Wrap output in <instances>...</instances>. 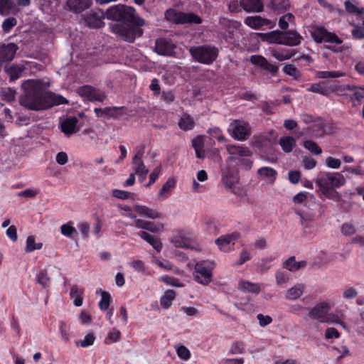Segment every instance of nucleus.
<instances>
[{
	"mask_svg": "<svg viewBox=\"0 0 364 364\" xmlns=\"http://www.w3.org/2000/svg\"><path fill=\"white\" fill-rule=\"evenodd\" d=\"M22 86L25 95L21 99V104L28 109L41 110L68 103L62 95L47 92V84L41 80H28Z\"/></svg>",
	"mask_w": 364,
	"mask_h": 364,
	"instance_id": "obj_1",
	"label": "nucleus"
},
{
	"mask_svg": "<svg viewBox=\"0 0 364 364\" xmlns=\"http://www.w3.org/2000/svg\"><path fill=\"white\" fill-rule=\"evenodd\" d=\"M106 17L113 21H124L129 23L127 25L117 24L113 31L122 37L124 41L133 42L136 37L142 35L140 26L144 25V21L136 15L134 8L118 4L109 7L106 13Z\"/></svg>",
	"mask_w": 364,
	"mask_h": 364,
	"instance_id": "obj_2",
	"label": "nucleus"
},
{
	"mask_svg": "<svg viewBox=\"0 0 364 364\" xmlns=\"http://www.w3.org/2000/svg\"><path fill=\"white\" fill-rule=\"evenodd\" d=\"M346 179L341 172H323L316 180L319 191L325 198L334 201L339 200L341 196L336 188L344 186Z\"/></svg>",
	"mask_w": 364,
	"mask_h": 364,
	"instance_id": "obj_3",
	"label": "nucleus"
},
{
	"mask_svg": "<svg viewBox=\"0 0 364 364\" xmlns=\"http://www.w3.org/2000/svg\"><path fill=\"white\" fill-rule=\"evenodd\" d=\"M189 52L196 62L205 65L213 63L218 55V48L212 45L192 46Z\"/></svg>",
	"mask_w": 364,
	"mask_h": 364,
	"instance_id": "obj_4",
	"label": "nucleus"
},
{
	"mask_svg": "<svg viewBox=\"0 0 364 364\" xmlns=\"http://www.w3.org/2000/svg\"><path fill=\"white\" fill-rule=\"evenodd\" d=\"M215 264L213 260H200L196 263L193 277L195 280L204 286L208 285L213 277Z\"/></svg>",
	"mask_w": 364,
	"mask_h": 364,
	"instance_id": "obj_5",
	"label": "nucleus"
},
{
	"mask_svg": "<svg viewBox=\"0 0 364 364\" xmlns=\"http://www.w3.org/2000/svg\"><path fill=\"white\" fill-rule=\"evenodd\" d=\"M228 132L234 139L243 141L250 136L251 127L244 120L235 119L230 124Z\"/></svg>",
	"mask_w": 364,
	"mask_h": 364,
	"instance_id": "obj_6",
	"label": "nucleus"
},
{
	"mask_svg": "<svg viewBox=\"0 0 364 364\" xmlns=\"http://www.w3.org/2000/svg\"><path fill=\"white\" fill-rule=\"evenodd\" d=\"M166 18L176 23H195L199 24L202 22L200 16L191 14L177 11L175 9H168L165 13Z\"/></svg>",
	"mask_w": 364,
	"mask_h": 364,
	"instance_id": "obj_7",
	"label": "nucleus"
},
{
	"mask_svg": "<svg viewBox=\"0 0 364 364\" xmlns=\"http://www.w3.org/2000/svg\"><path fill=\"white\" fill-rule=\"evenodd\" d=\"M313 38L317 43H331L341 44L342 40L338 36L332 32L328 31L324 27H316L311 32Z\"/></svg>",
	"mask_w": 364,
	"mask_h": 364,
	"instance_id": "obj_8",
	"label": "nucleus"
},
{
	"mask_svg": "<svg viewBox=\"0 0 364 364\" xmlns=\"http://www.w3.org/2000/svg\"><path fill=\"white\" fill-rule=\"evenodd\" d=\"M191 234L185 230H177L173 232L170 242L176 247L188 248L192 245Z\"/></svg>",
	"mask_w": 364,
	"mask_h": 364,
	"instance_id": "obj_9",
	"label": "nucleus"
},
{
	"mask_svg": "<svg viewBox=\"0 0 364 364\" xmlns=\"http://www.w3.org/2000/svg\"><path fill=\"white\" fill-rule=\"evenodd\" d=\"M77 92L85 99L92 102H102L106 98L104 92L90 85H85L80 87Z\"/></svg>",
	"mask_w": 364,
	"mask_h": 364,
	"instance_id": "obj_10",
	"label": "nucleus"
},
{
	"mask_svg": "<svg viewBox=\"0 0 364 364\" xmlns=\"http://www.w3.org/2000/svg\"><path fill=\"white\" fill-rule=\"evenodd\" d=\"M239 236L237 232L222 235L215 240V244L220 250L228 252L234 250L235 242L239 238Z\"/></svg>",
	"mask_w": 364,
	"mask_h": 364,
	"instance_id": "obj_11",
	"label": "nucleus"
},
{
	"mask_svg": "<svg viewBox=\"0 0 364 364\" xmlns=\"http://www.w3.org/2000/svg\"><path fill=\"white\" fill-rule=\"evenodd\" d=\"M331 304L327 301H323L314 306L309 312V316L313 320H317L321 323H325L328 311L331 309Z\"/></svg>",
	"mask_w": 364,
	"mask_h": 364,
	"instance_id": "obj_12",
	"label": "nucleus"
},
{
	"mask_svg": "<svg viewBox=\"0 0 364 364\" xmlns=\"http://www.w3.org/2000/svg\"><path fill=\"white\" fill-rule=\"evenodd\" d=\"M226 149L228 154L230 155L228 158V161H234L237 156L240 157H250L252 155V151L247 146L240 145H227Z\"/></svg>",
	"mask_w": 364,
	"mask_h": 364,
	"instance_id": "obj_13",
	"label": "nucleus"
},
{
	"mask_svg": "<svg viewBox=\"0 0 364 364\" xmlns=\"http://www.w3.org/2000/svg\"><path fill=\"white\" fill-rule=\"evenodd\" d=\"M257 175L261 181L267 182L268 184L273 185L277 178V171L269 166H262L257 171Z\"/></svg>",
	"mask_w": 364,
	"mask_h": 364,
	"instance_id": "obj_14",
	"label": "nucleus"
},
{
	"mask_svg": "<svg viewBox=\"0 0 364 364\" xmlns=\"http://www.w3.org/2000/svg\"><path fill=\"white\" fill-rule=\"evenodd\" d=\"M132 210L139 215L152 220L160 219L163 215L161 213L156 209L151 208L144 205L136 204L133 206Z\"/></svg>",
	"mask_w": 364,
	"mask_h": 364,
	"instance_id": "obj_15",
	"label": "nucleus"
},
{
	"mask_svg": "<svg viewBox=\"0 0 364 364\" xmlns=\"http://www.w3.org/2000/svg\"><path fill=\"white\" fill-rule=\"evenodd\" d=\"M176 181L173 178H169L162 186L161 189L157 193V198L159 200H164L168 198L173 189L175 188Z\"/></svg>",
	"mask_w": 364,
	"mask_h": 364,
	"instance_id": "obj_16",
	"label": "nucleus"
},
{
	"mask_svg": "<svg viewBox=\"0 0 364 364\" xmlns=\"http://www.w3.org/2000/svg\"><path fill=\"white\" fill-rule=\"evenodd\" d=\"M18 47L14 43H9L7 45H2L0 46V61H9L11 60L15 54Z\"/></svg>",
	"mask_w": 364,
	"mask_h": 364,
	"instance_id": "obj_17",
	"label": "nucleus"
},
{
	"mask_svg": "<svg viewBox=\"0 0 364 364\" xmlns=\"http://www.w3.org/2000/svg\"><path fill=\"white\" fill-rule=\"evenodd\" d=\"M240 5L248 13H258L263 10L262 0H240Z\"/></svg>",
	"mask_w": 364,
	"mask_h": 364,
	"instance_id": "obj_18",
	"label": "nucleus"
},
{
	"mask_svg": "<svg viewBox=\"0 0 364 364\" xmlns=\"http://www.w3.org/2000/svg\"><path fill=\"white\" fill-rule=\"evenodd\" d=\"M303 38L295 31H283L284 46H296L301 43Z\"/></svg>",
	"mask_w": 364,
	"mask_h": 364,
	"instance_id": "obj_19",
	"label": "nucleus"
},
{
	"mask_svg": "<svg viewBox=\"0 0 364 364\" xmlns=\"http://www.w3.org/2000/svg\"><path fill=\"white\" fill-rule=\"evenodd\" d=\"M78 119L76 117H69L64 119L61 123V131L67 136L76 133L79 129L77 128Z\"/></svg>",
	"mask_w": 364,
	"mask_h": 364,
	"instance_id": "obj_20",
	"label": "nucleus"
},
{
	"mask_svg": "<svg viewBox=\"0 0 364 364\" xmlns=\"http://www.w3.org/2000/svg\"><path fill=\"white\" fill-rule=\"evenodd\" d=\"M18 11L14 0H0V14L2 16L16 14Z\"/></svg>",
	"mask_w": 364,
	"mask_h": 364,
	"instance_id": "obj_21",
	"label": "nucleus"
},
{
	"mask_svg": "<svg viewBox=\"0 0 364 364\" xmlns=\"http://www.w3.org/2000/svg\"><path fill=\"white\" fill-rule=\"evenodd\" d=\"M270 53L272 55L279 61L289 60L295 54L294 50L283 48H272Z\"/></svg>",
	"mask_w": 364,
	"mask_h": 364,
	"instance_id": "obj_22",
	"label": "nucleus"
},
{
	"mask_svg": "<svg viewBox=\"0 0 364 364\" xmlns=\"http://www.w3.org/2000/svg\"><path fill=\"white\" fill-rule=\"evenodd\" d=\"M173 48V44L165 39H159L156 41V50L159 55H171Z\"/></svg>",
	"mask_w": 364,
	"mask_h": 364,
	"instance_id": "obj_23",
	"label": "nucleus"
},
{
	"mask_svg": "<svg viewBox=\"0 0 364 364\" xmlns=\"http://www.w3.org/2000/svg\"><path fill=\"white\" fill-rule=\"evenodd\" d=\"M238 289L245 293L257 294L259 293L261 288L260 285L257 283H253L245 280H240L238 283Z\"/></svg>",
	"mask_w": 364,
	"mask_h": 364,
	"instance_id": "obj_24",
	"label": "nucleus"
},
{
	"mask_svg": "<svg viewBox=\"0 0 364 364\" xmlns=\"http://www.w3.org/2000/svg\"><path fill=\"white\" fill-rule=\"evenodd\" d=\"M90 0H68L67 6L75 12H82L90 6Z\"/></svg>",
	"mask_w": 364,
	"mask_h": 364,
	"instance_id": "obj_25",
	"label": "nucleus"
},
{
	"mask_svg": "<svg viewBox=\"0 0 364 364\" xmlns=\"http://www.w3.org/2000/svg\"><path fill=\"white\" fill-rule=\"evenodd\" d=\"M84 289L77 285H73L71 287L70 296L75 306H81L82 305V294Z\"/></svg>",
	"mask_w": 364,
	"mask_h": 364,
	"instance_id": "obj_26",
	"label": "nucleus"
},
{
	"mask_svg": "<svg viewBox=\"0 0 364 364\" xmlns=\"http://www.w3.org/2000/svg\"><path fill=\"white\" fill-rule=\"evenodd\" d=\"M306 266V261H296L294 257H289L284 262L283 264L284 268H286L291 272H296L299 269L305 267Z\"/></svg>",
	"mask_w": 364,
	"mask_h": 364,
	"instance_id": "obj_27",
	"label": "nucleus"
},
{
	"mask_svg": "<svg viewBox=\"0 0 364 364\" xmlns=\"http://www.w3.org/2000/svg\"><path fill=\"white\" fill-rule=\"evenodd\" d=\"M133 164L136 166L135 173L139 177L144 178L149 172V169L145 166L141 161V154H136L133 159Z\"/></svg>",
	"mask_w": 364,
	"mask_h": 364,
	"instance_id": "obj_28",
	"label": "nucleus"
},
{
	"mask_svg": "<svg viewBox=\"0 0 364 364\" xmlns=\"http://www.w3.org/2000/svg\"><path fill=\"white\" fill-rule=\"evenodd\" d=\"M86 23L91 27H100L103 23V14L93 12L86 16L85 18Z\"/></svg>",
	"mask_w": 364,
	"mask_h": 364,
	"instance_id": "obj_29",
	"label": "nucleus"
},
{
	"mask_svg": "<svg viewBox=\"0 0 364 364\" xmlns=\"http://www.w3.org/2000/svg\"><path fill=\"white\" fill-rule=\"evenodd\" d=\"M325 323L331 324H338L342 326L345 330L349 331L346 323L344 322L343 315L339 316L334 313L328 311Z\"/></svg>",
	"mask_w": 364,
	"mask_h": 364,
	"instance_id": "obj_30",
	"label": "nucleus"
},
{
	"mask_svg": "<svg viewBox=\"0 0 364 364\" xmlns=\"http://www.w3.org/2000/svg\"><path fill=\"white\" fill-rule=\"evenodd\" d=\"M245 23L250 28L259 29L266 24V21L259 16H248L245 19Z\"/></svg>",
	"mask_w": 364,
	"mask_h": 364,
	"instance_id": "obj_31",
	"label": "nucleus"
},
{
	"mask_svg": "<svg viewBox=\"0 0 364 364\" xmlns=\"http://www.w3.org/2000/svg\"><path fill=\"white\" fill-rule=\"evenodd\" d=\"M279 143L286 153L291 152L296 146V140L291 136L281 137Z\"/></svg>",
	"mask_w": 364,
	"mask_h": 364,
	"instance_id": "obj_32",
	"label": "nucleus"
},
{
	"mask_svg": "<svg viewBox=\"0 0 364 364\" xmlns=\"http://www.w3.org/2000/svg\"><path fill=\"white\" fill-rule=\"evenodd\" d=\"M304 292V287L301 284H296L287 291L285 297L289 300H295L299 298Z\"/></svg>",
	"mask_w": 364,
	"mask_h": 364,
	"instance_id": "obj_33",
	"label": "nucleus"
},
{
	"mask_svg": "<svg viewBox=\"0 0 364 364\" xmlns=\"http://www.w3.org/2000/svg\"><path fill=\"white\" fill-rule=\"evenodd\" d=\"M179 127L184 130H191L193 129L195 122L193 118L188 114H183L178 121Z\"/></svg>",
	"mask_w": 364,
	"mask_h": 364,
	"instance_id": "obj_34",
	"label": "nucleus"
},
{
	"mask_svg": "<svg viewBox=\"0 0 364 364\" xmlns=\"http://www.w3.org/2000/svg\"><path fill=\"white\" fill-rule=\"evenodd\" d=\"M43 247L42 242H36V238L33 235H29L26 241L25 252L27 253L33 252L36 250H41Z\"/></svg>",
	"mask_w": 364,
	"mask_h": 364,
	"instance_id": "obj_35",
	"label": "nucleus"
},
{
	"mask_svg": "<svg viewBox=\"0 0 364 364\" xmlns=\"http://www.w3.org/2000/svg\"><path fill=\"white\" fill-rule=\"evenodd\" d=\"M294 16L290 13H287L279 18L278 24L280 28L287 30L289 25H294Z\"/></svg>",
	"mask_w": 364,
	"mask_h": 364,
	"instance_id": "obj_36",
	"label": "nucleus"
},
{
	"mask_svg": "<svg viewBox=\"0 0 364 364\" xmlns=\"http://www.w3.org/2000/svg\"><path fill=\"white\" fill-rule=\"evenodd\" d=\"M267 41L269 43L284 45L283 31H274L267 34Z\"/></svg>",
	"mask_w": 364,
	"mask_h": 364,
	"instance_id": "obj_37",
	"label": "nucleus"
},
{
	"mask_svg": "<svg viewBox=\"0 0 364 364\" xmlns=\"http://www.w3.org/2000/svg\"><path fill=\"white\" fill-rule=\"evenodd\" d=\"M117 107L95 108L94 112L98 117L117 116Z\"/></svg>",
	"mask_w": 364,
	"mask_h": 364,
	"instance_id": "obj_38",
	"label": "nucleus"
},
{
	"mask_svg": "<svg viewBox=\"0 0 364 364\" xmlns=\"http://www.w3.org/2000/svg\"><path fill=\"white\" fill-rule=\"evenodd\" d=\"M176 296L173 290H167L161 298V305L164 309H168L171 306L172 301Z\"/></svg>",
	"mask_w": 364,
	"mask_h": 364,
	"instance_id": "obj_39",
	"label": "nucleus"
},
{
	"mask_svg": "<svg viewBox=\"0 0 364 364\" xmlns=\"http://www.w3.org/2000/svg\"><path fill=\"white\" fill-rule=\"evenodd\" d=\"M60 233L65 237H73V234L76 232V229L73 226V223L69 221L65 224H63L60 228Z\"/></svg>",
	"mask_w": 364,
	"mask_h": 364,
	"instance_id": "obj_40",
	"label": "nucleus"
},
{
	"mask_svg": "<svg viewBox=\"0 0 364 364\" xmlns=\"http://www.w3.org/2000/svg\"><path fill=\"white\" fill-rule=\"evenodd\" d=\"M112 301V297L107 291L101 292V299L99 301V307L102 311H106L109 309V304Z\"/></svg>",
	"mask_w": 364,
	"mask_h": 364,
	"instance_id": "obj_41",
	"label": "nucleus"
},
{
	"mask_svg": "<svg viewBox=\"0 0 364 364\" xmlns=\"http://www.w3.org/2000/svg\"><path fill=\"white\" fill-rule=\"evenodd\" d=\"M222 181L226 188H231L237 183V178L235 174L226 172L223 173Z\"/></svg>",
	"mask_w": 364,
	"mask_h": 364,
	"instance_id": "obj_42",
	"label": "nucleus"
},
{
	"mask_svg": "<svg viewBox=\"0 0 364 364\" xmlns=\"http://www.w3.org/2000/svg\"><path fill=\"white\" fill-rule=\"evenodd\" d=\"M95 341V336L93 333H89L86 334L83 339L77 341L75 342L76 346H81L82 348H87L94 344Z\"/></svg>",
	"mask_w": 364,
	"mask_h": 364,
	"instance_id": "obj_43",
	"label": "nucleus"
},
{
	"mask_svg": "<svg viewBox=\"0 0 364 364\" xmlns=\"http://www.w3.org/2000/svg\"><path fill=\"white\" fill-rule=\"evenodd\" d=\"M269 140L267 137L264 136H255L250 142V145L257 149H262L267 146Z\"/></svg>",
	"mask_w": 364,
	"mask_h": 364,
	"instance_id": "obj_44",
	"label": "nucleus"
},
{
	"mask_svg": "<svg viewBox=\"0 0 364 364\" xmlns=\"http://www.w3.org/2000/svg\"><path fill=\"white\" fill-rule=\"evenodd\" d=\"M7 74L10 76L11 80H15L21 75L23 69L18 65H11L6 70Z\"/></svg>",
	"mask_w": 364,
	"mask_h": 364,
	"instance_id": "obj_45",
	"label": "nucleus"
},
{
	"mask_svg": "<svg viewBox=\"0 0 364 364\" xmlns=\"http://www.w3.org/2000/svg\"><path fill=\"white\" fill-rule=\"evenodd\" d=\"M304 146L314 154L319 155L322 153L321 148L314 141L306 140L304 142Z\"/></svg>",
	"mask_w": 364,
	"mask_h": 364,
	"instance_id": "obj_46",
	"label": "nucleus"
},
{
	"mask_svg": "<svg viewBox=\"0 0 364 364\" xmlns=\"http://www.w3.org/2000/svg\"><path fill=\"white\" fill-rule=\"evenodd\" d=\"M208 133L209 134L211 139H216L221 142H224L226 141V139L223 136L222 130L219 127H213L209 128V129L208 130Z\"/></svg>",
	"mask_w": 364,
	"mask_h": 364,
	"instance_id": "obj_47",
	"label": "nucleus"
},
{
	"mask_svg": "<svg viewBox=\"0 0 364 364\" xmlns=\"http://www.w3.org/2000/svg\"><path fill=\"white\" fill-rule=\"evenodd\" d=\"M245 351V343L242 341H234L230 348L229 353L231 355L242 354Z\"/></svg>",
	"mask_w": 364,
	"mask_h": 364,
	"instance_id": "obj_48",
	"label": "nucleus"
},
{
	"mask_svg": "<svg viewBox=\"0 0 364 364\" xmlns=\"http://www.w3.org/2000/svg\"><path fill=\"white\" fill-rule=\"evenodd\" d=\"M343 73L339 71H318L316 77L318 78H337L343 76Z\"/></svg>",
	"mask_w": 364,
	"mask_h": 364,
	"instance_id": "obj_49",
	"label": "nucleus"
},
{
	"mask_svg": "<svg viewBox=\"0 0 364 364\" xmlns=\"http://www.w3.org/2000/svg\"><path fill=\"white\" fill-rule=\"evenodd\" d=\"M345 8L348 12L356 14H364V7H358L350 1L344 2Z\"/></svg>",
	"mask_w": 364,
	"mask_h": 364,
	"instance_id": "obj_50",
	"label": "nucleus"
},
{
	"mask_svg": "<svg viewBox=\"0 0 364 364\" xmlns=\"http://www.w3.org/2000/svg\"><path fill=\"white\" fill-rule=\"evenodd\" d=\"M37 282L46 287L49 284L50 278L48 276L47 271L45 269L41 270L36 277Z\"/></svg>",
	"mask_w": 364,
	"mask_h": 364,
	"instance_id": "obj_51",
	"label": "nucleus"
},
{
	"mask_svg": "<svg viewBox=\"0 0 364 364\" xmlns=\"http://www.w3.org/2000/svg\"><path fill=\"white\" fill-rule=\"evenodd\" d=\"M325 164L329 168L338 169L341 166V161L333 156H328L325 159Z\"/></svg>",
	"mask_w": 364,
	"mask_h": 364,
	"instance_id": "obj_52",
	"label": "nucleus"
},
{
	"mask_svg": "<svg viewBox=\"0 0 364 364\" xmlns=\"http://www.w3.org/2000/svg\"><path fill=\"white\" fill-rule=\"evenodd\" d=\"M341 232L344 235L351 236L356 232V228L350 223H345L341 226Z\"/></svg>",
	"mask_w": 364,
	"mask_h": 364,
	"instance_id": "obj_53",
	"label": "nucleus"
},
{
	"mask_svg": "<svg viewBox=\"0 0 364 364\" xmlns=\"http://www.w3.org/2000/svg\"><path fill=\"white\" fill-rule=\"evenodd\" d=\"M283 71L287 75L291 76L295 79H297L300 76L299 70L291 64L286 65L283 68Z\"/></svg>",
	"mask_w": 364,
	"mask_h": 364,
	"instance_id": "obj_54",
	"label": "nucleus"
},
{
	"mask_svg": "<svg viewBox=\"0 0 364 364\" xmlns=\"http://www.w3.org/2000/svg\"><path fill=\"white\" fill-rule=\"evenodd\" d=\"M112 196L117 198L124 200L129 198H133L134 193L127 192L123 190L114 189L112 191Z\"/></svg>",
	"mask_w": 364,
	"mask_h": 364,
	"instance_id": "obj_55",
	"label": "nucleus"
},
{
	"mask_svg": "<svg viewBox=\"0 0 364 364\" xmlns=\"http://www.w3.org/2000/svg\"><path fill=\"white\" fill-rule=\"evenodd\" d=\"M289 6V4L288 0H273L272 1V7L278 12L286 10Z\"/></svg>",
	"mask_w": 364,
	"mask_h": 364,
	"instance_id": "obj_56",
	"label": "nucleus"
},
{
	"mask_svg": "<svg viewBox=\"0 0 364 364\" xmlns=\"http://www.w3.org/2000/svg\"><path fill=\"white\" fill-rule=\"evenodd\" d=\"M121 333L119 330L116 328H112V330L109 333L107 337L105 339V343L107 344L117 342L119 341L120 338Z\"/></svg>",
	"mask_w": 364,
	"mask_h": 364,
	"instance_id": "obj_57",
	"label": "nucleus"
},
{
	"mask_svg": "<svg viewBox=\"0 0 364 364\" xmlns=\"http://www.w3.org/2000/svg\"><path fill=\"white\" fill-rule=\"evenodd\" d=\"M358 294V292L357 289L353 287H348L343 291V297L347 300L355 298Z\"/></svg>",
	"mask_w": 364,
	"mask_h": 364,
	"instance_id": "obj_58",
	"label": "nucleus"
},
{
	"mask_svg": "<svg viewBox=\"0 0 364 364\" xmlns=\"http://www.w3.org/2000/svg\"><path fill=\"white\" fill-rule=\"evenodd\" d=\"M275 278L278 286L287 283L289 279L288 274L282 271H279L275 274Z\"/></svg>",
	"mask_w": 364,
	"mask_h": 364,
	"instance_id": "obj_59",
	"label": "nucleus"
},
{
	"mask_svg": "<svg viewBox=\"0 0 364 364\" xmlns=\"http://www.w3.org/2000/svg\"><path fill=\"white\" fill-rule=\"evenodd\" d=\"M17 23V21L14 17H9L5 19L2 23L3 30L8 33L9 32L13 27H14Z\"/></svg>",
	"mask_w": 364,
	"mask_h": 364,
	"instance_id": "obj_60",
	"label": "nucleus"
},
{
	"mask_svg": "<svg viewBox=\"0 0 364 364\" xmlns=\"http://www.w3.org/2000/svg\"><path fill=\"white\" fill-rule=\"evenodd\" d=\"M176 353L178 356L185 360H188L191 358L190 350L184 346H180L176 348Z\"/></svg>",
	"mask_w": 364,
	"mask_h": 364,
	"instance_id": "obj_61",
	"label": "nucleus"
},
{
	"mask_svg": "<svg viewBox=\"0 0 364 364\" xmlns=\"http://www.w3.org/2000/svg\"><path fill=\"white\" fill-rule=\"evenodd\" d=\"M79 320L82 325H88L92 323V318L88 311H82L79 315Z\"/></svg>",
	"mask_w": 364,
	"mask_h": 364,
	"instance_id": "obj_62",
	"label": "nucleus"
},
{
	"mask_svg": "<svg viewBox=\"0 0 364 364\" xmlns=\"http://www.w3.org/2000/svg\"><path fill=\"white\" fill-rule=\"evenodd\" d=\"M346 89L353 91V97L355 99L359 100L364 98V87H353L348 85L346 86Z\"/></svg>",
	"mask_w": 364,
	"mask_h": 364,
	"instance_id": "obj_63",
	"label": "nucleus"
},
{
	"mask_svg": "<svg viewBox=\"0 0 364 364\" xmlns=\"http://www.w3.org/2000/svg\"><path fill=\"white\" fill-rule=\"evenodd\" d=\"M207 156L210 160L219 163L222 161V157L220 155V150L218 149H213L207 153Z\"/></svg>",
	"mask_w": 364,
	"mask_h": 364,
	"instance_id": "obj_64",
	"label": "nucleus"
}]
</instances>
